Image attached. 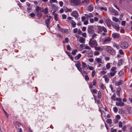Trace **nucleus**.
<instances>
[{
	"label": "nucleus",
	"mask_w": 132,
	"mask_h": 132,
	"mask_svg": "<svg viewBox=\"0 0 132 132\" xmlns=\"http://www.w3.org/2000/svg\"><path fill=\"white\" fill-rule=\"evenodd\" d=\"M117 68L116 67H112L110 75V76L112 77L114 76L117 72Z\"/></svg>",
	"instance_id": "obj_1"
},
{
	"label": "nucleus",
	"mask_w": 132,
	"mask_h": 132,
	"mask_svg": "<svg viewBox=\"0 0 132 132\" xmlns=\"http://www.w3.org/2000/svg\"><path fill=\"white\" fill-rule=\"evenodd\" d=\"M116 101H118L119 102H116V105L117 106L122 107L124 106L125 103L122 102V99L120 98H117Z\"/></svg>",
	"instance_id": "obj_2"
},
{
	"label": "nucleus",
	"mask_w": 132,
	"mask_h": 132,
	"mask_svg": "<svg viewBox=\"0 0 132 132\" xmlns=\"http://www.w3.org/2000/svg\"><path fill=\"white\" fill-rule=\"evenodd\" d=\"M89 46L91 47H94L97 45V42L95 40L90 39L89 43Z\"/></svg>",
	"instance_id": "obj_3"
},
{
	"label": "nucleus",
	"mask_w": 132,
	"mask_h": 132,
	"mask_svg": "<svg viewBox=\"0 0 132 132\" xmlns=\"http://www.w3.org/2000/svg\"><path fill=\"white\" fill-rule=\"evenodd\" d=\"M106 51L110 54L114 55L115 54V52L113 49L109 46H106L105 48Z\"/></svg>",
	"instance_id": "obj_4"
},
{
	"label": "nucleus",
	"mask_w": 132,
	"mask_h": 132,
	"mask_svg": "<svg viewBox=\"0 0 132 132\" xmlns=\"http://www.w3.org/2000/svg\"><path fill=\"white\" fill-rule=\"evenodd\" d=\"M97 27L98 29L97 31L98 33H101L103 31L105 32H107V30L103 26L101 27L100 26H97Z\"/></svg>",
	"instance_id": "obj_5"
},
{
	"label": "nucleus",
	"mask_w": 132,
	"mask_h": 132,
	"mask_svg": "<svg viewBox=\"0 0 132 132\" xmlns=\"http://www.w3.org/2000/svg\"><path fill=\"white\" fill-rule=\"evenodd\" d=\"M112 39V38L109 36L105 37L103 40V44H104L108 43L109 42H110L111 40Z\"/></svg>",
	"instance_id": "obj_6"
},
{
	"label": "nucleus",
	"mask_w": 132,
	"mask_h": 132,
	"mask_svg": "<svg viewBox=\"0 0 132 132\" xmlns=\"http://www.w3.org/2000/svg\"><path fill=\"white\" fill-rule=\"evenodd\" d=\"M52 18V16L51 15H49L48 18L46 19L45 21V24L47 28H49L51 23L50 20Z\"/></svg>",
	"instance_id": "obj_7"
},
{
	"label": "nucleus",
	"mask_w": 132,
	"mask_h": 132,
	"mask_svg": "<svg viewBox=\"0 0 132 132\" xmlns=\"http://www.w3.org/2000/svg\"><path fill=\"white\" fill-rule=\"evenodd\" d=\"M93 26H88L87 28L88 32L89 34H93L94 30L93 29Z\"/></svg>",
	"instance_id": "obj_8"
},
{
	"label": "nucleus",
	"mask_w": 132,
	"mask_h": 132,
	"mask_svg": "<svg viewBox=\"0 0 132 132\" xmlns=\"http://www.w3.org/2000/svg\"><path fill=\"white\" fill-rule=\"evenodd\" d=\"M102 58V57L100 56V57H96L95 60V62L98 64L103 63V62Z\"/></svg>",
	"instance_id": "obj_9"
},
{
	"label": "nucleus",
	"mask_w": 132,
	"mask_h": 132,
	"mask_svg": "<svg viewBox=\"0 0 132 132\" xmlns=\"http://www.w3.org/2000/svg\"><path fill=\"white\" fill-rule=\"evenodd\" d=\"M71 2L75 5H78L81 3L80 0H71Z\"/></svg>",
	"instance_id": "obj_10"
},
{
	"label": "nucleus",
	"mask_w": 132,
	"mask_h": 132,
	"mask_svg": "<svg viewBox=\"0 0 132 132\" xmlns=\"http://www.w3.org/2000/svg\"><path fill=\"white\" fill-rule=\"evenodd\" d=\"M75 65L79 71L80 72L82 73V70L80 67L81 64L80 62L79 61H78L77 63Z\"/></svg>",
	"instance_id": "obj_11"
},
{
	"label": "nucleus",
	"mask_w": 132,
	"mask_h": 132,
	"mask_svg": "<svg viewBox=\"0 0 132 132\" xmlns=\"http://www.w3.org/2000/svg\"><path fill=\"white\" fill-rule=\"evenodd\" d=\"M111 24L113 27L117 31L119 30V26L117 24L114 22H112Z\"/></svg>",
	"instance_id": "obj_12"
},
{
	"label": "nucleus",
	"mask_w": 132,
	"mask_h": 132,
	"mask_svg": "<svg viewBox=\"0 0 132 132\" xmlns=\"http://www.w3.org/2000/svg\"><path fill=\"white\" fill-rule=\"evenodd\" d=\"M71 15L75 18H78L79 16L78 13L76 11H73L71 14Z\"/></svg>",
	"instance_id": "obj_13"
},
{
	"label": "nucleus",
	"mask_w": 132,
	"mask_h": 132,
	"mask_svg": "<svg viewBox=\"0 0 132 132\" xmlns=\"http://www.w3.org/2000/svg\"><path fill=\"white\" fill-rule=\"evenodd\" d=\"M15 125L16 129L21 128V126H22L21 123L18 122H15Z\"/></svg>",
	"instance_id": "obj_14"
},
{
	"label": "nucleus",
	"mask_w": 132,
	"mask_h": 132,
	"mask_svg": "<svg viewBox=\"0 0 132 132\" xmlns=\"http://www.w3.org/2000/svg\"><path fill=\"white\" fill-rule=\"evenodd\" d=\"M105 23L106 24V25L109 28H110L111 26V21L109 19H106L105 20Z\"/></svg>",
	"instance_id": "obj_15"
},
{
	"label": "nucleus",
	"mask_w": 132,
	"mask_h": 132,
	"mask_svg": "<svg viewBox=\"0 0 132 132\" xmlns=\"http://www.w3.org/2000/svg\"><path fill=\"white\" fill-rule=\"evenodd\" d=\"M87 56L88 57H91L93 55V52L91 50H87Z\"/></svg>",
	"instance_id": "obj_16"
},
{
	"label": "nucleus",
	"mask_w": 132,
	"mask_h": 132,
	"mask_svg": "<svg viewBox=\"0 0 132 132\" xmlns=\"http://www.w3.org/2000/svg\"><path fill=\"white\" fill-rule=\"evenodd\" d=\"M128 46V43L127 42H125L121 44V47L124 49L127 48Z\"/></svg>",
	"instance_id": "obj_17"
},
{
	"label": "nucleus",
	"mask_w": 132,
	"mask_h": 132,
	"mask_svg": "<svg viewBox=\"0 0 132 132\" xmlns=\"http://www.w3.org/2000/svg\"><path fill=\"white\" fill-rule=\"evenodd\" d=\"M115 85L116 86H119L123 84V81L122 80H120L119 81H116L115 82Z\"/></svg>",
	"instance_id": "obj_18"
},
{
	"label": "nucleus",
	"mask_w": 132,
	"mask_h": 132,
	"mask_svg": "<svg viewBox=\"0 0 132 132\" xmlns=\"http://www.w3.org/2000/svg\"><path fill=\"white\" fill-rule=\"evenodd\" d=\"M87 19L93 17L94 16L93 15L92 13H90L88 14H85Z\"/></svg>",
	"instance_id": "obj_19"
},
{
	"label": "nucleus",
	"mask_w": 132,
	"mask_h": 132,
	"mask_svg": "<svg viewBox=\"0 0 132 132\" xmlns=\"http://www.w3.org/2000/svg\"><path fill=\"white\" fill-rule=\"evenodd\" d=\"M120 36L119 34L117 33H113L112 35V37L114 38H118Z\"/></svg>",
	"instance_id": "obj_20"
},
{
	"label": "nucleus",
	"mask_w": 132,
	"mask_h": 132,
	"mask_svg": "<svg viewBox=\"0 0 132 132\" xmlns=\"http://www.w3.org/2000/svg\"><path fill=\"white\" fill-rule=\"evenodd\" d=\"M61 32L66 34H67L69 33V30L68 29L64 28H63Z\"/></svg>",
	"instance_id": "obj_21"
},
{
	"label": "nucleus",
	"mask_w": 132,
	"mask_h": 132,
	"mask_svg": "<svg viewBox=\"0 0 132 132\" xmlns=\"http://www.w3.org/2000/svg\"><path fill=\"white\" fill-rule=\"evenodd\" d=\"M85 39L83 37H81L79 38V42L83 44L85 43Z\"/></svg>",
	"instance_id": "obj_22"
},
{
	"label": "nucleus",
	"mask_w": 132,
	"mask_h": 132,
	"mask_svg": "<svg viewBox=\"0 0 132 132\" xmlns=\"http://www.w3.org/2000/svg\"><path fill=\"white\" fill-rule=\"evenodd\" d=\"M42 12V10H40V12H37V15L39 18H40L42 16V13L41 12Z\"/></svg>",
	"instance_id": "obj_23"
},
{
	"label": "nucleus",
	"mask_w": 132,
	"mask_h": 132,
	"mask_svg": "<svg viewBox=\"0 0 132 132\" xmlns=\"http://www.w3.org/2000/svg\"><path fill=\"white\" fill-rule=\"evenodd\" d=\"M42 11V12L46 14H47L48 13V9L47 7H46L44 9H43Z\"/></svg>",
	"instance_id": "obj_24"
},
{
	"label": "nucleus",
	"mask_w": 132,
	"mask_h": 132,
	"mask_svg": "<svg viewBox=\"0 0 132 132\" xmlns=\"http://www.w3.org/2000/svg\"><path fill=\"white\" fill-rule=\"evenodd\" d=\"M70 23L71 24L72 27L74 28L76 27V24L73 20L71 21Z\"/></svg>",
	"instance_id": "obj_25"
},
{
	"label": "nucleus",
	"mask_w": 132,
	"mask_h": 132,
	"mask_svg": "<svg viewBox=\"0 0 132 132\" xmlns=\"http://www.w3.org/2000/svg\"><path fill=\"white\" fill-rule=\"evenodd\" d=\"M94 7L93 5H90L88 6V10L90 11H92L93 10Z\"/></svg>",
	"instance_id": "obj_26"
},
{
	"label": "nucleus",
	"mask_w": 132,
	"mask_h": 132,
	"mask_svg": "<svg viewBox=\"0 0 132 132\" xmlns=\"http://www.w3.org/2000/svg\"><path fill=\"white\" fill-rule=\"evenodd\" d=\"M111 99L112 100H113L114 101H116V95L115 93L113 94L112 95L111 97Z\"/></svg>",
	"instance_id": "obj_27"
},
{
	"label": "nucleus",
	"mask_w": 132,
	"mask_h": 132,
	"mask_svg": "<svg viewBox=\"0 0 132 132\" xmlns=\"http://www.w3.org/2000/svg\"><path fill=\"white\" fill-rule=\"evenodd\" d=\"M81 56V54L79 53L75 57V59L76 60H77L80 58Z\"/></svg>",
	"instance_id": "obj_28"
},
{
	"label": "nucleus",
	"mask_w": 132,
	"mask_h": 132,
	"mask_svg": "<svg viewBox=\"0 0 132 132\" xmlns=\"http://www.w3.org/2000/svg\"><path fill=\"white\" fill-rule=\"evenodd\" d=\"M100 87L103 90L106 89V87L103 83H101L100 85Z\"/></svg>",
	"instance_id": "obj_29"
},
{
	"label": "nucleus",
	"mask_w": 132,
	"mask_h": 132,
	"mask_svg": "<svg viewBox=\"0 0 132 132\" xmlns=\"http://www.w3.org/2000/svg\"><path fill=\"white\" fill-rule=\"evenodd\" d=\"M84 49H85L89 50H91V48L88 46L87 45V44H85L84 45Z\"/></svg>",
	"instance_id": "obj_30"
},
{
	"label": "nucleus",
	"mask_w": 132,
	"mask_h": 132,
	"mask_svg": "<svg viewBox=\"0 0 132 132\" xmlns=\"http://www.w3.org/2000/svg\"><path fill=\"white\" fill-rule=\"evenodd\" d=\"M112 64L111 63H108L106 65V68L107 69H109L110 67V64Z\"/></svg>",
	"instance_id": "obj_31"
},
{
	"label": "nucleus",
	"mask_w": 132,
	"mask_h": 132,
	"mask_svg": "<svg viewBox=\"0 0 132 132\" xmlns=\"http://www.w3.org/2000/svg\"><path fill=\"white\" fill-rule=\"evenodd\" d=\"M123 62V60L122 59H121L119 60L118 62V65L120 66L122 64Z\"/></svg>",
	"instance_id": "obj_32"
},
{
	"label": "nucleus",
	"mask_w": 132,
	"mask_h": 132,
	"mask_svg": "<svg viewBox=\"0 0 132 132\" xmlns=\"http://www.w3.org/2000/svg\"><path fill=\"white\" fill-rule=\"evenodd\" d=\"M112 12L114 13V15H118V12L114 9H113L112 10Z\"/></svg>",
	"instance_id": "obj_33"
},
{
	"label": "nucleus",
	"mask_w": 132,
	"mask_h": 132,
	"mask_svg": "<svg viewBox=\"0 0 132 132\" xmlns=\"http://www.w3.org/2000/svg\"><path fill=\"white\" fill-rule=\"evenodd\" d=\"M106 122L110 124H111L112 123V121L110 119H108L106 121Z\"/></svg>",
	"instance_id": "obj_34"
},
{
	"label": "nucleus",
	"mask_w": 132,
	"mask_h": 132,
	"mask_svg": "<svg viewBox=\"0 0 132 132\" xmlns=\"http://www.w3.org/2000/svg\"><path fill=\"white\" fill-rule=\"evenodd\" d=\"M102 96V93L101 91H98V98L100 99L101 98Z\"/></svg>",
	"instance_id": "obj_35"
},
{
	"label": "nucleus",
	"mask_w": 132,
	"mask_h": 132,
	"mask_svg": "<svg viewBox=\"0 0 132 132\" xmlns=\"http://www.w3.org/2000/svg\"><path fill=\"white\" fill-rule=\"evenodd\" d=\"M112 20L115 22H118L119 21L118 19L115 17H113L112 18Z\"/></svg>",
	"instance_id": "obj_36"
},
{
	"label": "nucleus",
	"mask_w": 132,
	"mask_h": 132,
	"mask_svg": "<svg viewBox=\"0 0 132 132\" xmlns=\"http://www.w3.org/2000/svg\"><path fill=\"white\" fill-rule=\"evenodd\" d=\"M78 51L77 50H73L72 52V54L73 55H75L76 54V53Z\"/></svg>",
	"instance_id": "obj_37"
},
{
	"label": "nucleus",
	"mask_w": 132,
	"mask_h": 132,
	"mask_svg": "<svg viewBox=\"0 0 132 132\" xmlns=\"http://www.w3.org/2000/svg\"><path fill=\"white\" fill-rule=\"evenodd\" d=\"M97 36V35L94 34H93L92 36V38L90 39L92 40H95L94 39L97 38L96 36Z\"/></svg>",
	"instance_id": "obj_38"
},
{
	"label": "nucleus",
	"mask_w": 132,
	"mask_h": 132,
	"mask_svg": "<svg viewBox=\"0 0 132 132\" xmlns=\"http://www.w3.org/2000/svg\"><path fill=\"white\" fill-rule=\"evenodd\" d=\"M41 9V8L39 6H37L36 7L35 10L37 12H40Z\"/></svg>",
	"instance_id": "obj_39"
},
{
	"label": "nucleus",
	"mask_w": 132,
	"mask_h": 132,
	"mask_svg": "<svg viewBox=\"0 0 132 132\" xmlns=\"http://www.w3.org/2000/svg\"><path fill=\"white\" fill-rule=\"evenodd\" d=\"M57 27L58 28L57 30L58 31H61L62 30L63 28H62L59 24H57Z\"/></svg>",
	"instance_id": "obj_40"
},
{
	"label": "nucleus",
	"mask_w": 132,
	"mask_h": 132,
	"mask_svg": "<svg viewBox=\"0 0 132 132\" xmlns=\"http://www.w3.org/2000/svg\"><path fill=\"white\" fill-rule=\"evenodd\" d=\"M113 47L114 48H116L118 50L120 48V47L119 46L115 44L113 45Z\"/></svg>",
	"instance_id": "obj_41"
},
{
	"label": "nucleus",
	"mask_w": 132,
	"mask_h": 132,
	"mask_svg": "<svg viewBox=\"0 0 132 132\" xmlns=\"http://www.w3.org/2000/svg\"><path fill=\"white\" fill-rule=\"evenodd\" d=\"M73 18L72 17H71L70 16L68 17L67 18V19H68L66 21H67L68 22H70L71 21H72V20H71V19Z\"/></svg>",
	"instance_id": "obj_42"
},
{
	"label": "nucleus",
	"mask_w": 132,
	"mask_h": 132,
	"mask_svg": "<svg viewBox=\"0 0 132 132\" xmlns=\"http://www.w3.org/2000/svg\"><path fill=\"white\" fill-rule=\"evenodd\" d=\"M54 18L56 21H58L57 14V13H55L54 14Z\"/></svg>",
	"instance_id": "obj_43"
},
{
	"label": "nucleus",
	"mask_w": 132,
	"mask_h": 132,
	"mask_svg": "<svg viewBox=\"0 0 132 132\" xmlns=\"http://www.w3.org/2000/svg\"><path fill=\"white\" fill-rule=\"evenodd\" d=\"M96 81H97V80L96 79H94V80H93V85L94 86H95L96 87Z\"/></svg>",
	"instance_id": "obj_44"
},
{
	"label": "nucleus",
	"mask_w": 132,
	"mask_h": 132,
	"mask_svg": "<svg viewBox=\"0 0 132 132\" xmlns=\"http://www.w3.org/2000/svg\"><path fill=\"white\" fill-rule=\"evenodd\" d=\"M82 66L84 68H85L87 67V65L84 62H82Z\"/></svg>",
	"instance_id": "obj_45"
},
{
	"label": "nucleus",
	"mask_w": 132,
	"mask_h": 132,
	"mask_svg": "<svg viewBox=\"0 0 132 132\" xmlns=\"http://www.w3.org/2000/svg\"><path fill=\"white\" fill-rule=\"evenodd\" d=\"M65 11L66 12H71L72 11V9H68L67 7H66L65 9H64Z\"/></svg>",
	"instance_id": "obj_46"
},
{
	"label": "nucleus",
	"mask_w": 132,
	"mask_h": 132,
	"mask_svg": "<svg viewBox=\"0 0 132 132\" xmlns=\"http://www.w3.org/2000/svg\"><path fill=\"white\" fill-rule=\"evenodd\" d=\"M95 49L97 51H100L101 50V48L100 47H96V46L94 47Z\"/></svg>",
	"instance_id": "obj_47"
},
{
	"label": "nucleus",
	"mask_w": 132,
	"mask_h": 132,
	"mask_svg": "<svg viewBox=\"0 0 132 132\" xmlns=\"http://www.w3.org/2000/svg\"><path fill=\"white\" fill-rule=\"evenodd\" d=\"M113 110L114 112L116 113L118 111V108L116 107H114L113 108Z\"/></svg>",
	"instance_id": "obj_48"
},
{
	"label": "nucleus",
	"mask_w": 132,
	"mask_h": 132,
	"mask_svg": "<svg viewBox=\"0 0 132 132\" xmlns=\"http://www.w3.org/2000/svg\"><path fill=\"white\" fill-rule=\"evenodd\" d=\"M84 78L86 81L89 80V78L87 75H85L84 76Z\"/></svg>",
	"instance_id": "obj_49"
},
{
	"label": "nucleus",
	"mask_w": 132,
	"mask_h": 132,
	"mask_svg": "<svg viewBox=\"0 0 132 132\" xmlns=\"http://www.w3.org/2000/svg\"><path fill=\"white\" fill-rule=\"evenodd\" d=\"M109 78L108 77H105V81L106 83H108L109 80Z\"/></svg>",
	"instance_id": "obj_50"
},
{
	"label": "nucleus",
	"mask_w": 132,
	"mask_h": 132,
	"mask_svg": "<svg viewBox=\"0 0 132 132\" xmlns=\"http://www.w3.org/2000/svg\"><path fill=\"white\" fill-rule=\"evenodd\" d=\"M118 126L119 128H122V123L121 121L119 122Z\"/></svg>",
	"instance_id": "obj_51"
},
{
	"label": "nucleus",
	"mask_w": 132,
	"mask_h": 132,
	"mask_svg": "<svg viewBox=\"0 0 132 132\" xmlns=\"http://www.w3.org/2000/svg\"><path fill=\"white\" fill-rule=\"evenodd\" d=\"M50 2L51 4L53 3H57V1L56 0H50Z\"/></svg>",
	"instance_id": "obj_52"
},
{
	"label": "nucleus",
	"mask_w": 132,
	"mask_h": 132,
	"mask_svg": "<svg viewBox=\"0 0 132 132\" xmlns=\"http://www.w3.org/2000/svg\"><path fill=\"white\" fill-rule=\"evenodd\" d=\"M100 53L99 52L97 51H95L94 53V55H99Z\"/></svg>",
	"instance_id": "obj_53"
},
{
	"label": "nucleus",
	"mask_w": 132,
	"mask_h": 132,
	"mask_svg": "<svg viewBox=\"0 0 132 132\" xmlns=\"http://www.w3.org/2000/svg\"><path fill=\"white\" fill-rule=\"evenodd\" d=\"M95 70L93 71L92 73V77H94L95 75Z\"/></svg>",
	"instance_id": "obj_54"
},
{
	"label": "nucleus",
	"mask_w": 132,
	"mask_h": 132,
	"mask_svg": "<svg viewBox=\"0 0 132 132\" xmlns=\"http://www.w3.org/2000/svg\"><path fill=\"white\" fill-rule=\"evenodd\" d=\"M90 89H92L93 88V85L91 83H88Z\"/></svg>",
	"instance_id": "obj_55"
},
{
	"label": "nucleus",
	"mask_w": 132,
	"mask_h": 132,
	"mask_svg": "<svg viewBox=\"0 0 132 132\" xmlns=\"http://www.w3.org/2000/svg\"><path fill=\"white\" fill-rule=\"evenodd\" d=\"M86 17V16H83L81 17V20L82 22H83L85 20Z\"/></svg>",
	"instance_id": "obj_56"
},
{
	"label": "nucleus",
	"mask_w": 132,
	"mask_h": 132,
	"mask_svg": "<svg viewBox=\"0 0 132 132\" xmlns=\"http://www.w3.org/2000/svg\"><path fill=\"white\" fill-rule=\"evenodd\" d=\"M95 100V102L97 104H100V100H96L95 98H94Z\"/></svg>",
	"instance_id": "obj_57"
},
{
	"label": "nucleus",
	"mask_w": 132,
	"mask_h": 132,
	"mask_svg": "<svg viewBox=\"0 0 132 132\" xmlns=\"http://www.w3.org/2000/svg\"><path fill=\"white\" fill-rule=\"evenodd\" d=\"M67 49L69 51H70L71 50V47L69 45H68L67 46Z\"/></svg>",
	"instance_id": "obj_58"
},
{
	"label": "nucleus",
	"mask_w": 132,
	"mask_h": 132,
	"mask_svg": "<svg viewBox=\"0 0 132 132\" xmlns=\"http://www.w3.org/2000/svg\"><path fill=\"white\" fill-rule=\"evenodd\" d=\"M104 58L106 61H109L110 60V58L108 57H105Z\"/></svg>",
	"instance_id": "obj_59"
},
{
	"label": "nucleus",
	"mask_w": 132,
	"mask_h": 132,
	"mask_svg": "<svg viewBox=\"0 0 132 132\" xmlns=\"http://www.w3.org/2000/svg\"><path fill=\"white\" fill-rule=\"evenodd\" d=\"M113 121L116 124L118 122V120L117 119H115L113 120Z\"/></svg>",
	"instance_id": "obj_60"
},
{
	"label": "nucleus",
	"mask_w": 132,
	"mask_h": 132,
	"mask_svg": "<svg viewBox=\"0 0 132 132\" xmlns=\"http://www.w3.org/2000/svg\"><path fill=\"white\" fill-rule=\"evenodd\" d=\"M126 128H127V127H126V126H124L122 127V129L123 131H125L126 130Z\"/></svg>",
	"instance_id": "obj_61"
},
{
	"label": "nucleus",
	"mask_w": 132,
	"mask_h": 132,
	"mask_svg": "<svg viewBox=\"0 0 132 132\" xmlns=\"http://www.w3.org/2000/svg\"><path fill=\"white\" fill-rule=\"evenodd\" d=\"M121 88L120 87H118L117 88V92H120V91L121 90Z\"/></svg>",
	"instance_id": "obj_62"
},
{
	"label": "nucleus",
	"mask_w": 132,
	"mask_h": 132,
	"mask_svg": "<svg viewBox=\"0 0 132 132\" xmlns=\"http://www.w3.org/2000/svg\"><path fill=\"white\" fill-rule=\"evenodd\" d=\"M29 15L32 17H34L35 16V14L34 13L32 12L29 14Z\"/></svg>",
	"instance_id": "obj_63"
},
{
	"label": "nucleus",
	"mask_w": 132,
	"mask_h": 132,
	"mask_svg": "<svg viewBox=\"0 0 132 132\" xmlns=\"http://www.w3.org/2000/svg\"><path fill=\"white\" fill-rule=\"evenodd\" d=\"M81 35L84 37H86L87 35L86 33H82Z\"/></svg>",
	"instance_id": "obj_64"
}]
</instances>
